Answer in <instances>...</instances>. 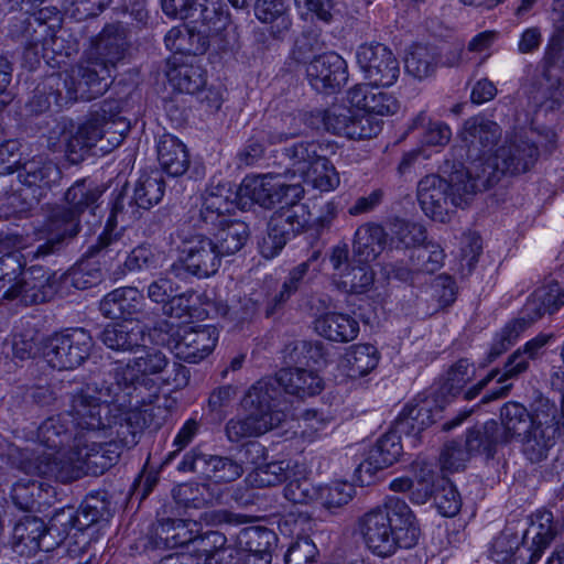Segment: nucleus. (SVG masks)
Listing matches in <instances>:
<instances>
[{"mask_svg": "<svg viewBox=\"0 0 564 564\" xmlns=\"http://www.w3.org/2000/svg\"><path fill=\"white\" fill-rule=\"evenodd\" d=\"M276 541L278 538L275 533L267 528H243L238 534V543L240 547L249 553L272 554V551L276 545Z\"/></svg>", "mask_w": 564, "mask_h": 564, "instance_id": "e2e57ef3", "label": "nucleus"}, {"mask_svg": "<svg viewBox=\"0 0 564 564\" xmlns=\"http://www.w3.org/2000/svg\"><path fill=\"white\" fill-rule=\"evenodd\" d=\"M348 100L352 107L368 115L389 116L399 109L398 100L379 87L359 84L348 91Z\"/></svg>", "mask_w": 564, "mask_h": 564, "instance_id": "2f4dec72", "label": "nucleus"}, {"mask_svg": "<svg viewBox=\"0 0 564 564\" xmlns=\"http://www.w3.org/2000/svg\"><path fill=\"white\" fill-rule=\"evenodd\" d=\"M45 484L37 479H20L11 491L14 503L22 510H32L41 505V499L47 494Z\"/></svg>", "mask_w": 564, "mask_h": 564, "instance_id": "338daca9", "label": "nucleus"}, {"mask_svg": "<svg viewBox=\"0 0 564 564\" xmlns=\"http://www.w3.org/2000/svg\"><path fill=\"white\" fill-rule=\"evenodd\" d=\"M529 357L525 356L521 349H517L507 360L503 367V373L498 378V383L501 386L491 390L489 393L481 398L480 403L486 404L490 401L505 398L509 394L512 384H502L508 379H514L521 373L525 372L529 368Z\"/></svg>", "mask_w": 564, "mask_h": 564, "instance_id": "052dcab7", "label": "nucleus"}, {"mask_svg": "<svg viewBox=\"0 0 564 564\" xmlns=\"http://www.w3.org/2000/svg\"><path fill=\"white\" fill-rule=\"evenodd\" d=\"M539 156L538 147L523 139L501 145L492 156L474 165V177L480 189H488L503 175H517L529 171Z\"/></svg>", "mask_w": 564, "mask_h": 564, "instance_id": "9b49d317", "label": "nucleus"}, {"mask_svg": "<svg viewBox=\"0 0 564 564\" xmlns=\"http://www.w3.org/2000/svg\"><path fill=\"white\" fill-rule=\"evenodd\" d=\"M171 85L180 93L196 94L206 85V70L197 59L173 67L169 74Z\"/></svg>", "mask_w": 564, "mask_h": 564, "instance_id": "5fc2aeb1", "label": "nucleus"}, {"mask_svg": "<svg viewBox=\"0 0 564 564\" xmlns=\"http://www.w3.org/2000/svg\"><path fill=\"white\" fill-rule=\"evenodd\" d=\"M176 237L180 240V260L188 273L205 279L219 270L223 256L214 239L200 231H193L188 226L180 228Z\"/></svg>", "mask_w": 564, "mask_h": 564, "instance_id": "ddd939ff", "label": "nucleus"}, {"mask_svg": "<svg viewBox=\"0 0 564 564\" xmlns=\"http://www.w3.org/2000/svg\"><path fill=\"white\" fill-rule=\"evenodd\" d=\"M75 435L76 429L72 427L69 417L64 413L46 419L37 429V440L43 449L36 451L35 456L30 460L29 469L44 476L37 467L40 460H47L44 456H50L51 453H54L51 462L59 460V457L67 460L69 448L66 446L70 441L74 443Z\"/></svg>", "mask_w": 564, "mask_h": 564, "instance_id": "f3484780", "label": "nucleus"}, {"mask_svg": "<svg viewBox=\"0 0 564 564\" xmlns=\"http://www.w3.org/2000/svg\"><path fill=\"white\" fill-rule=\"evenodd\" d=\"M480 191L473 172L459 169L451 173L448 181L436 174L424 176L417 184V200L427 217L447 223L456 208L467 207Z\"/></svg>", "mask_w": 564, "mask_h": 564, "instance_id": "0eeeda50", "label": "nucleus"}, {"mask_svg": "<svg viewBox=\"0 0 564 564\" xmlns=\"http://www.w3.org/2000/svg\"><path fill=\"white\" fill-rule=\"evenodd\" d=\"M48 533L43 520L36 517H25L13 529L14 549L17 552L35 553L40 550L48 551L50 544L44 540Z\"/></svg>", "mask_w": 564, "mask_h": 564, "instance_id": "49530a36", "label": "nucleus"}, {"mask_svg": "<svg viewBox=\"0 0 564 564\" xmlns=\"http://www.w3.org/2000/svg\"><path fill=\"white\" fill-rule=\"evenodd\" d=\"M532 412H530L523 404L519 402H507L500 409L499 435L505 445L519 438L532 427L533 420H535V402L533 403Z\"/></svg>", "mask_w": 564, "mask_h": 564, "instance_id": "e433bc0d", "label": "nucleus"}, {"mask_svg": "<svg viewBox=\"0 0 564 564\" xmlns=\"http://www.w3.org/2000/svg\"><path fill=\"white\" fill-rule=\"evenodd\" d=\"M329 150L328 143L302 141L285 148L284 154L291 162L292 175L297 174L303 180L316 170L317 165L325 164V156Z\"/></svg>", "mask_w": 564, "mask_h": 564, "instance_id": "f704fd0d", "label": "nucleus"}, {"mask_svg": "<svg viewBox=\"0 0 564 564\" xmlns=\"http://www.w3.org/2000/svg\"><path fill=\"white\" fill-rule=\"evenodd\" d=\"M357 63L367 85L390 87L400 76V64L392 51L381 43L360 45L356 52Z\"/></svg>", "mask_w": 564, "mask_h": 564, "instance_id": "aec40b11", "label": "nucleus"}, {"mask_svg": "<svg viewBox=\"0 0 564 564\" xmlns=\"http://www.w3.org/2000/svg\"><path fill=\"white\" fill-rule=\"evenodd\" d=\"M475 373L476 369L468 359H459L448 369L446 379L442 386L443 392L453 397L463 393L464 400H474L479 395L481 390L499 375V370H491L484 379L464 391V387L475 377Z\"/></svg>", "mask_w": 564, "mask_h": 564, "instance_id": "c756f323", "label": "nucleus"}, {"mask_svg": "<svg viewBox=\"0 0 564 564\" xmlns=\"http://www.w3.org/2000/svg\"><path fill=\"white\" fill-rule=\"evenodd\" d=\"M529 310L532 313L552 315L564 306V286L551 280L538 288L529 297Z\"/></svg>", "mask_w": 564, "mask_h": 564, "instance_id": "4d7b16f0", "label": "nucleus"}, {"mask_svg": "<svg viewBox=\"0 0 564 564\" xmlns=\"http://www.w3.org/2000/svg\"><path fill=\"white\" fill-rule=\"evenodd\" d=\"M437 64L436 52L421 44L411 46L404 61L405 72L419 80L434 75Z\"/></svg>", "mask_w": 564, "mask_h": 564, "instance_id": "bf43d9fd", "label": "nucleus"}, {"mask_svg": "<svg viewBox=\"0 0 564 564\" xmlns=\"http://www.w3.org/2000/svg\"><path fill=\"white\" fill-rule=\"evenodd\" d=\"M128 47L127 28L120 23H112L101 30L88 53L110 68H115L124 58Z\"/></svg>", "mask_w": 564, "mask_h": 564, "instance_id": "c85d7f7f", "label": "nucleus"}, {"mask_svg": "<svg viewBox=\"0 0 564 564\" xmlns=\"http://www.w3.org/2000/svg\"><path fill=\"white\" fill-rule=\"evenodd\" d=\"M421 129V142L426 145L447 144L452 137L451 128L441 121H431L424 112L419 113L412 121L410 130Z\"/></svg>", "mask_w": 564, "mask_h": 564, "instance_id": "69168bd1", "label": "nucleus"}, {"mask_svg": "<svg viewBox=\"0 0 564 564\" xmlns=\"http://www.w3.org/2000/svg\"><path fill=\"white\" fill-rule=\"evenodd\" d=\"M226 543L225 534L213 530L200 532L198 523V532L192 545L193 552L203 560L204 564H221L235 558L236 551Z\"/></svg>", "mask_w": 564, "mask_h": 564, "instance_id": "a19ab883", "label": "nucleus"}, {"mask_svg": "<svg viewBox=\"0 0 564 564\" xmlns=\"http://www.w3.org/2000/svg\"><path fill=\"white\" fill-rule=\"evenodd\" d=\"M359 530L370 552L383 558L400 549L415 546L420 538L413 511L397 496H387L382 505L365 513L359 520Z\"/></svg>", "mask_w": 564, "mask_h": 564, "instance_id": "7ed1b4c3", "label": "nucleus"}, {"mask_svg": "<svg viewBox=\"0 0 564 564\" xmlns=\"http://www.w3.org/2000/svg\"><path fill=\"white\" fill-rule=\"evenodd\" d=\"M102 434L99 438H91L89 435L76 434L74 445L69 447L67 460L59 457L53 458L54 453L44 456L47 460H40L39 469L44 477L55 478L61 482H70L84 475H102L112 467L120 457V446L113 438Z\"/></svg>", "mask_w": 564, "mask_h": 564, "instance_id": "423d86ee", "label": "nucleus"}, {"mask_svg": "<svg viewBox=\"0 0 564 564\" xmlns=\"http://www.w3.org/2000/svg\"><path fill=\"white\" fill-rule=\"evenodd\" d=\"M501 445L505 443L499 435V423L495 420L487 421L480 427L470 429L465 442L470 455L485 454L487 458H492Z\"/></svg>", "mask_w": 564, "mask_h": 564, "instance_id": "603ef678", "label": "nucleus"}, {"mask_svg": "<svg viewBox=\"0 0 564 564\" xmlns=\"http://www.w3.org/2000/svg\"><path fill=\"white\" fill-rule=\"evenodd\" d=\"M46 227L54 238L37 247L34 253L37 258L55 252L64 239L77 236L82 228V215L65 202L56 204L47 214Z\"/></svg>", "mask_w": 564, "mask_h": 564, "instance_id": "bb28decb", "label": "nucleus"}, {"mask_svg": "<svg viewBox=\"0 0 564 564\" xmlns=\"http://www.w3.org/2000/svg\"><path fill=\"white\" fill-rule=\"evenodd\" d=\"M286 175L265 173L247 175L235 192L237 205L241 209L253 204L271 209L276 204L296 205L304 195L301 183L288 184Z\"/></svg>", "mask_w": 564, "mask_h": 564, "instance_id": "9d476101", "label": "nucleus"}, {"mask_svg": "<svg viewBox=\"0 0 564 564\" xmlns=\"http://www.w3.org/2000/svg\"><path fill=\"white\" fill-rule=\"evenodd\" d=\"M99 339L115 351L135 354L144 346V330L138 323H115L102 329Z\"/></svg>", "mask_w": 564, "mask_h": 564, "instance_id": "c9c22d12", "label": "nucleus"}, {"mask_svg": "<svg viewBox=\"0 0 564 564\" xmlns=\"http://www.w3.org/2000/svg\"><path fill=\"white\" fill-rule=\"evenodd\" d=\"M106 188L98 182L84 177L77 180L69 186L63 196V202L69 205L82 216L88 212L95 215L96 210L102 203V195Z\"/></svg>", "mask_w": 564, "mask_h": 564, "instance_id": "ea45409f", "label": "nucleus"}, {"mask_svg": "<svg viewBox=\"0 0 564 564\" xmlns=\"http://www.w3.org/2000/svg\"><path fill=\"white\" fill-rule=\"evenodd\" d=\"M101 518V510L97 506L85 501L77 510L72 507L63 509L55 514L53 520L59 522L64 531L76 529L84 532L97 524Z\"/></svg>", "mask_w": 564, "mask_h": 564, "instance_id": "13d9d810", "label": "nucleus"}, {"mask_svg": "<svg viewBox=\"0 0 564 564\" xmlns=\"http://www.w3.org/2000/svg\"><path fill=\"white\" fill-rule=\"evenodd\" d=\"M530 534L532 535V542L531 545L527 546L530 549V560H533L535 563L557 534L552 512L546 510L538 511L531 519L530 528L522 536L524 543Z\"/></svg>", "mask_w": 564, "mask_h": 564, "instance_id": "de8ad7c7", "label": "nucleus"}, {"mask_svg": "<svg viewBox=\"0 0 564 564\" xmlns=\"http://www.w3.org/2000/svg\"><path fill=\"white\" fill-rule=\"evenodd\" d=\"M158 161L163 172L173 177L183 175L189 167L186 145L170 133L162 134L156 143Z\"/></svg>", "mask_w": 564, "mask_h": 564, "instance_id": "58836bf2", "label": "nucleus"}, {"mask_svg": "<svg viewBox=\"0 0 564 564\" xmlns=\"http://www.w3.org/2000/svg\"><path fill=\"white\" fill-rule=\"evenodd\" d=\"M111 69L88 52L69 72L57 73L67 77L68 90L73 91L74 101L90 100L104 95L111 85Z\"/></svg>", "mask_w": 564, "mask_h": 564, "instance_id": "2eb2a0df", "label": "nucleus"}, {"mask_svg": "<svg viewBox=\"0 0 564 564\" xmlns=\"http://www.w3.org/2000/svg\"><path fill=\"white\" fill-rule=\"evenodd\" d=\"M306 221L303 207L297 205H284L274 212L267 235L259 242L262 257L272 259L278 256L286 242L303 230Z\"/></svg>", "mask_w": 564, "mask_h": 564, "instance_id": "6ab92c4d", "label": "nucleus"}, {"mask_svg": "<svg viewBox=\"0 0 564 564\" xmlns=\"http://www.w3.org/2000/svg\"><path fill=\"white\" fill-rule=\"evenodd\" d=\"M67 77H61L53 73L40 83L28 102V108L32 113H42L47 111L52 105L57 108L66 107L74 102V93L68 90L66 84Z\"/></svg>", "mask_w": 564, "mask_h": 564, "instance_id": "cd10ccee", "label": "nucleus"}, {"mask_svg": "<svg viewBox=\"0 0 564 564\" xmlns=\"http://www.w3.org/2000/svg\"><path fill=\"white\" fill-rule=\"evenodd\" d=\"M176 469L193 473L213 484H228L239 479L243 474L242 465L229 456L204 452L199 446L184 454Z\"/></svg>", "mask_w": 564, "mask_h": 564, "instance_id": "dca6fc26", "label": "nucleus"}, {"mask_svg": "<svg viewBox=\"0 0 564 564\" xmlns=\"http://www.w3.org/2000/svg\"><path fill=\"white\" fill-rule=\"evenodd\" d=\"M63 14L56 7H44L11 25V34L24 47L23 59L32 69L41 58L51 67H61L79 51L78 40L63 29Z\"/></svg>", "mask_w": 564, "mask_h": 564, "instance_id": "f03ea898", "label": "nucleus"}, {"mask_svg": "<svg viewBox=\"0 0 564 564\" xmlns=\"http://www.w3.org/2000/svg\"><path fill=\"white\" fill-rule=\"evenodd\" d=\"M542 318L540 314L530 312L529 300L520 311L519 317L509 322L499 333L496 334L489 352L486 358V364H491L511 346L514 345L520 334L530 327L533 323Z\"/></svg>", "mask_w": 564, "mask_h": 564, "instance_id": "4c0bfd02", "label": "nucleus"}, {"mask_svg": "<svg viewBox=\"0 0 564 564\" xmlns=\"http://www.w3.org/2000/svg\"><path fill=\"white\" fill-rule=\"evenodd\" d=\"M110 375L101 382L86 384L70 394L69 409L64 412L70 420L72 427L76 434L89 435L91 438H99L102 434L106 437L122 436L121 431L128 427L127 410L132 408Z\"/></svg>", "mask_w": 564, "mask_h": 564, "instance_id": "f257e3e1", "label": "nucleus"}, {"mask_svg": "<svg viewBox=\"0 0 564 564\" xmlns=\"http://www.w3.org/2000/svg\"><path fill=\"white\" fill-rule=\"evenodd\" d=\"M387 245V232L384 228L375 223H367L359 226L354 237V254L358 261H373L384 250Z\"/></svg>", "mask_w": 564, "mask_h": 564, "instance_id": "c03bdc74", "label": "nucleus"}, {"mask_svg": "<svg viewBox=\"0 0 564 564\" xmlns=\"http://www.w3.org/2000/svg\"><path fill=\"white\" fill-rule=\"evenodd\" d=\"M409 259L415 271L433 274L443 267L445 252L440 243L425 241L420 248L411 251Z\"/></svg>", "mask_w": 564, "mask_h": 564, "instance_id": "680f3d73", "label": "nucleus"}, {"mask_svg": "<svg viewBox=\"0 0 564 564\" xmlns=\"http://www.w3.org/2000/svg\"><path fill=\"white\" fill-rule=\"evenodd\" d=\"M290 462L273 460L253 468L248 480L256 487H271L282 484L289 478Z\"/></svg>", "mask_w": 564, "mask_h": 564, "instance_id": "0e129e2a", "label": "nucleus"}, {"mask_svg": "<svg viewBox=\"0 0 564 564\" xmlns=\"http://www.w3.org/2000/svg\"><path fill=\"white\" fill-rule=\"evenodd\" d=\"M379 362V351L370 344H357L349 347L343 359L341 367L351 379L367 376Z\"/></svg>", "mask_w": 564, "mask_h": 564, "instance_id": "3c124183", "label": "nucleus"}, {"mask_svg": "<svg viewBox=\"0 0 564 564\" xmlns=\"http://www.w3.org/2000/svg\"><path fill=\"white\" fill-rule=\"evenodd\" d=\"M314 329L332 341L347 343L358 336L359 323L348 314L330 312L315 319Z\"/></svg>", "mask_w": 564, "mask_h": 564, "instance_id": "37998d69", "label": "nucleus"}, {"mask_svg": "<svg viewBox=\"0 0 564 564\" xmlns=\"http://www.w3.org/2000/svg\"><path fill=\"white\" fill-rule=\"evenodd\" d=\"M501 132L497 122L480 115L464 121L459 137L467 148L468 158L474 160L469 171H474V165L482 162L481 158L498 143Z\"/></svg>", "mask_w": 564, "mask_h": 564, "instance_id": "393cba45", "label": "nucleus"}, {"mask_svg": "<svg viewBox=\"0 0 564 564\" xmlns=\"http://www.w3.org/2000/svg\"><path fill=\"white\" fill-rule=\"evenodd\" d=\"M24 239L17 232L4 234L0 230V291L4 300H19L24 305L48 301L57 291L55 274H50L41 265H31L24 270L25 261L19 251Z\"/></svg>", "mask_w": 564, "mask_h": 564, "instance_id": "20e7f679", "label": "nucleus"}, {"mask_svg": "<svg viewBox=\"0 0 564 564\" xmlns=\"http://www.w3.org/2000/svg\"><path fill=\"white\" fill-rule=\"evenodd\" d=\"M434 422L433 401L425 399L404 406L398 416L397 430L409 436H417Z\"/></svg>", "mask_w": 564, "mask_h": 564, "instance_id": "8fccbe9b", "label": "nucleus"}, {"mask_svg": "<svg viewBox=\"0 0 564 564\" xmlns=\"http://www.w3.org/2000/svg\"><path fill=\"white\" fill-rule=\"evenodd\" d=\"M101 314L110 319L143 322L151 315L144 295L137 288L122 286L107 293L99 303Z\"/></svg>", "mask_w": 564, "mask_h": 564, "instance_id": "a878e982", "label": "nucleus"}, {"mask_svg": "<svg viewBox=\"0 0 564 564\" xmlns=\"http://www.w3.org/2000/svg\"><path fill=\"white\" fill-rule=\"evenodd\" d=\"M256 383H264L271 388L270 405L285 411L286 405L282 400V392L299 398L311 397L319 393L323 389L322 379L312 370L304 368L281 369L275 377L262 379Z\"/></svg>", "mask_w": 564, "mask_h": 564, "instance_id": "a211bd4d", "label": "nucleus"}, {"mask_svg": "<svg viewBox=\"0 0 564 564\" xmlns=\"http://www.w3.org/2000/svg\"><path fill=\"white\" fill-rule=\"evenodd\" d=\"M237 205L235 193L228 184H218L206 191L199 209V221L209 229V226L224 224L228 218L227 214L234 210Z\"/></svg>", "mask_w": 564, "mask_h": 564, "instance_id": "7c9ffc66", "label": "nucleus"}, {"mask_svg": "<svg viewBox=\"0 0 564 564\" xmlns=\"http://www.w3.org/2000/svg\"><path fill=\"white\" fill-rule=\"evenodd\" d=\"M93 346V337L86 329L70 328L50 337L44 357L54 369H74L88 358Z\"/></svg>", "mask_w": 564, "mask_h": 564, "instance_id": "4468645a", "label": "nucleus"}, {"mask_svg": "<svg viewBox=\"0 0 564 564\" xmlns=\"http://www.w3.org/2000/svg\"><path fill=\"white\" fill-rule=\"evenodd\" d=\"M558 409L554 401L545 397L535 400V420L520 438L521 452L531 463H540L547 457L560 433Z\"/></svg>", "mask_w": 564, "mask_h": 564, "instance_id": "f8f14e48", "label": "nucleus"}, {"mask_svg": "<svg viewBox=\"0 0 564 564\" xmlns=\"http://www.w3.org/2000/svg\"><path fill=\"white\" fill-rule=\"evenodd\" d=\"M209 227L210 229L217 228L214 241L223 257L241 250L250 236L249 226L241 220L227 219L224 224Z\"/></svg>", "mask_w": 564, "mask_h": 564, "instance_id": "864d4df0", "label": "nucleus"}, {"mask_svg": "<svg viewBox=\"0 0 564 564\" xmlns=\"http://www.w3.org/2000/svg\"><path fill=\"white\" fill-rule=\"evenodd\" d=\"M489 555L497 564H533L530 549L522 538L509 530L502 531L491 543Z\"/></svg>", "mask_w": 564, "mask_h": 564, "instance_id": "79ce46f5", "label": "nucleus"}, {"mask_svg": "<svg viewBox=\"0 0 564 564\" xmlns=\"http://www.w3.org/2000/svg\"><path fill=\"white\" fill-rule=\"evenodd\" d=\"M198 532V522L184 519H162L154 529L153 544L156 549H174L193 543Z\"/></svg>", "mask_w": 564, "mask_h": 564, "instance_id": "473e14b6", "label": "nucleus"}, {"mask_svg": "<svg viewBox=\"0 0 564 564\" xmlns=\"http://www.w3.org/2000/svg\"><path fill=\"white\" fill-rule=\"evenodd\" d=\"M165 192V182L159 172L142 175L134 188L131 199L119 192L111 204V209L102 232L98 236L95 243L88 247L86 253L88 257L108 256L118 257L123 247L122 235L117 231V224L121 221L124 225L141 217L140 209L148 210L159 204Z\"/></svg>", "mask_w": 564, "mask_h": 564, "instance_id": "39448f33", "label": "nucleus"}, {"mask_svg": "<svg viewBox=\"0 0 564 564\" xmlns=\"http://www.w3.org/2000/svg\"><path fill=\"white\" fill-rule=\"evenodd\" d=\"M64 282L77 290H87L102 281V271L97 262L82 260L67 273L62 274Z\"/></svg>", "mask_w": 564, "mask_h": 564, "instance_id": "774afa93", "label": "nucleus"}, {"mask_svg": "<svg viewBox=\"0 0 564 564\" xmlns=\"http://www.w3.org/2000/svg\"><path fill=\"white\" fill-rule=\"evenodd\" d=\"M173 496L185 508L200 509L219 502L221 494L210 484L187 482L174 489Z\"/></svg>", "mask_w": 564, "mask_h": 564, "instance_id": "6e6d98bb", "label": "nucleus"}, {"mask_svg": "<svg viewBox=\"0 0 564 564\" xmlns=\"http://www.w3.org/2000/svg\"><path fill=\"white\" fill-rule=\"evenodd\" d=\"M169 365V359L163 351L150 348L143 356L133 358L127 364H116L109 375L122 388V392L127 393L131 406L151 416L155 410L153 403L159 400V393L154 391L148 398H142L139 393L140 387L145 384L144 376L163 372Z\"/></svg>", "mask_w": 564, "mask_h": 564, "instance_id": "1a4fd4ad", "label": "nucleus"}, {"mask_svg": "<svg viewBox=\"0 0 564 564\" xmlns=\"http://www.w3.org/2000/svg\"><path fill=\"white\" fill-rule=\"evenodd\" d=\"M336 286L347 293L367 292L375 281V273L367 262L349 260L347 243L334 246L329 256Z\"/></svg>", "mask_w": 564, "mask_h": 564, "instance_id": "412c9836", "label": "nucleus"}, {"mask_svg": "<svg viewBox=\"0 0 564 564\" xmlns=\"http://www.w3.org/2000/svg\"><path fill=\"white\" fill-rule=\"evenodd\" d=\"M218 341V332L213 326L178 327L169 341L178 359L189 364H198L215 348Z\"/></svg>", "mask_w": 564, "mask_h": 564, "instance_id": "5701e85b", "label": "nucleus"}, {"mask_svg": "<svg viewBox=\"0 0 564 564\" xmlns=\"http://www.w3.org/2000/svg\"><path fill=\"white\" fill-rule=\"evenodd\" d=\"M269 294L262 291H254L249 295L240 297L236 304L229 306L223 302L215 303L216 313L228 318L236 327L243 328L254 323L264 313L265 301Z\"/></svg>", "mask_w": 564, "mask_h": 564, "instance_id": "72a5a7b5", "label": "nucleus"}, {"mask_svg": "<svg viewBox=\"0 0 564 564\" xmlns=\"http://www.w3.org/2000/svg\"><path fill=\"white\" fill-rule=\"evenodd\" d=\"M272 389L264 383H254L245 394L241 405L246 416H234L225 424V435L230 443L260 436L278 427L286 417L283 409L270 405Z\"/></svg>", "mask_w": 564, "mask_h": 564, "instance_id": "6e6552de", "label": "nucleus"}, {"mask_svg": "<svg viewBox=\"0 0 564 564\" xmlns=\"http://www.w3.org/2000/svg\"><path fill=\"white\" fill-rule=\"evenodd\" d=\"M165 46L175 54L202 55L209 46L208 37L187 25L174 26L164 36Z\"/></svg>", "mask_w": 564, "mask_h": 564, "instance_id": "09e8293b", "label": "nucleus"}, {"mask_svg": "<svg viewBox=\"0 0 564 564\" xmlns=\"http://www.w3.org/2000/svg\"><path fill=\"white\" fill-rule=\"evenodd\" d=\"M18 180L22 186L26 187L23 193L24 207L35 206L41 198L46 195V191L51 188L62 176L58 166L51 160L36 156L18 167Z\"/></svg>", "mask_w": 564, "mask_h": 564, "instance_id": "4be33fe9", "label": "nucleus"}, {"mask_svg": "<svg viewBox=\"0 0 564 564\" xmlns=\"http://www.w3.org/2000/svg\"><path fill=\"white\" fill-rule=\"evenodd\" d=\"M316 259V252L306 260L294 267L283 281L279 292L269 295L265 301L264 317L272 318L282 313L286 302L300 290L306 276L311 260Z\"/></svg>", "mask_w": 564, "mask_h": 564, "instance_id": "a18cd8bd", "label": "nucleus"}, {"mask_svg": "<svg viewBox=\"0 0 564 564\" xmlns=\"http://www.w3.org/2000/svg\"><path fill=\"white\" fill-rule=\"evenodd\" d=\"M306 77L317 93L334 94L348 80L347 63L336 52L322 53L310 61Z\"/></svg>", "mask_w": 564, "mask_h": 564, "instance_id": "b1692460", "label": "nucleus"}]
</instances>
